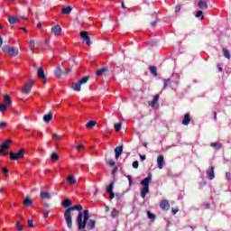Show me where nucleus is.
Instances as JSON below:
<instances>
[{
	"mask_svg": "<svg viewBox=\"0 0 231 231\" xmlns=\"http://www.w3.org/2000/svg\"><path fill=\"white\" fill-rule=\"evenodd\" d=\"M82 208V205H75L70 208H68L64 212L65 221L67 223V226L69 230L73 228V218L71 217V212L73 210H78L79 214L76 217V224L78 226V230H86V226L88 230H95V226H97V221L94 219H89V210ZM83 210V211H82Z\"/></svg>",
	"mask_w": 231,
	"mask_h": 231,
	"instance_id": "nucleus-1",
	"label": "nucleus"
},
{
	"mask_svg": "<svg viewBox=\"0 0 231 231\" xmlns=\"http://www.w3.org/2000/svg\"><path fill=\"white\" fill-rule=\"evenodd\" d=\"M151 181H152V172L148 173V176L141 181V185H143L141 189V198H143V199H145L147 194H149V183H151Z\"/></svg>",
	"mask_w": 231,
	"mask_h": 231,
	"instance_id": "nucleus-2",
	"label": "nucleus"
},
{
	"mask_svg": "<svg viewBox=\"0 0 231 231\" xmlns=\"http://www.w3.org/2000/svg\"><path fill=\"white\" fill-rule=\"evenodd\" d=\"M9 158L14 162H15V160L24 158V150H20L18 152H9Z\"/></svg>",
	"mask_w": 231,
	"mask_h": 231,
	"instance_id": "nucleus-3",
	"label": "nucleus"
},
{
	"mask_svg": "<svg viewBox=\"0 0 231 231\" xmlns=\"http://www.w3.org/2000/svg\"><path fill=\"white\" fill-rule=\"evenodd\" d=\"M32 86H33V80L30 79L22 88V93H23L24 95H28L32 91Z\"/></svg>",
	"mask_w": 231,
	"mask_h": 231,
	"instance_id": "nucleus-4",
	"label": "nucleus"
},
{
	"mask_svg": "<svg viewBox=\"0 0 231 231\" xmlns=\"http://www.w3.org/2000/svg\"><path fill=\"white\" fill-rule=\"evenodd\" d=\"M80 37H81L83 42H86V44L88 46L91 45V40L89 39V33L88 32L82 31L80 32Z\"/></svg>",
	"mask_w": 231,
	"mask_h": 231,
	"instance_id": "nucleus-5",
	"label": "nucleus"
},
{
	"mask_svg": "<svg viewBox=\"0 0 231 231\" xmlns=\"http://www.w3.org/2000/svg\"><path fill=\"white\" fill-rule=\"evenodd\" d=\"M5 51L8 52L11 57H17V55H19V49L16 47H8Z\"/></svg>",
	"mask_w": 231,
	"mask_h": 231,
	"instance_id": "nucleus-6",
	"label": "nucleus"
},
{
	"mask_svg": "<svg viewBox=\"0 0 231 231\" xmlns=\"http://www.w3.org/2000/svg\"><path fill=\"white\" fill-rule=\"evenodd\" d=\"M180 76L178 73H172L170 79L172 84H175L176 86H180Z\"/></svg>",
	"mask_w": 231,
	"mask_h": 231,
	"instance_id": "nucleus-7",
	"label": "nucleus"
},
{
	"mask_svg": "<svg viewBox=\"0 0 231 231\" xmlns=\"http://www.w3.org/2000/svg\"><path fill=\"white\" fill-rule=\"evenodd\" d=\"M160 208H162V210H169V208H171V204L169 203V200L167 199H162L159 205Z\"/></svg>",
	"mask_w": 231,
	"mask_h": 231,
	"instance_id": "nucleus-8",
	"label": "nucleus"
},
{
	"mask_svg": "<svg viewBox=\"0 0 231 231\" xmlns=\"http://www.w3.org/2000/svg\"><path fill=\"white\" fill-rule=\"evenodd\" d=\"M62 32V28L60 25L57 24L51 27V32L56 36L59 37L60 35V32Z\"/></svg>",
	"mask_w": 231,
	"mask_h": 231,
	"instance_id": "nucleus-9",
	"label": "nucleus"
},
{
	"mask_svg": "<svg viewBox=\"0 0 231 231\" xmlns=\"http://www.w3.org/2000/svg\"><path fill=\"white\" fill-rule=\"evenodd\" d=\"M214 166H210L207 171L206 174L209 180H214L216 178V173H214Z\"/></svg>",
	"mask_w": 231,
	"mask_h": 231,
	"instance_id": "nucleus-10",
	"label": "nucleus"
},
{
	"mask_svg": "<svg viewBox=\"0 0 231 231\" xmlns=\"http://www.w3.org/2000/svg\"><path fill=\"white\" fill-rule=\"evenodd\" d=\"M160 100V94H156L153 96V99L152 101H148V106L151 107H156L158 101Z\"/></svg>",
	"mask_w": 231,
	"mask_h": 231,
	"instance_id": "nucleus-11",
	"label": "nucleus"
},
{
	"mask_svg": "<svg viewBox=\"0 0 231 231\" xmlns=\"http://www.w3.org/2000/svg\"><path fill=\"white\" fill-rule=\"evenodd\" d=\"M37 77L42 80H46V74L44 73V69L42 67L39 68L37 70Z\"/></svg>",
	"mask_w": 231,
	"mask_h": 231,
	"instance_id": "nucleus-12",
	"label": "nucleus"
},
{
	"mask_svg": "<svg viewBox=\"0 0 231 231\" xmlns=\"http://www.w3.org/2000/svg\"><path fill=\"white\" fill-rule=\"evenodd\" d=\"M122 152H124V146H117L115 149V154H116V159L120 158L122 156Z\"/></svg>",
	"mask_w": 231,
	"mask_h": 231,
	"instance_id": "nucleus-13",
	"label": "nucleus"
},
{
	"mask_svg": "<svg viewBox=\"0 0 231 231\" xmlns=\"http://www.w3.org/2000/svg\"><path fill=\"white\" fill-rule=\"evenodd\" d=\"M198 7L199 10H207L208 8V4L203 0H199L198 3Z\"/></svg>",
	"mask_w": 231,
	"mask_h": 231,
	"instance_id": "nucleus-14",
	"label": "nucleus"
},
{
	"mask_svg": "<svg viewBox=\"0 0 231 231\" xmlns=\"http://www.w3.org/2000/svg\"><path fill=\"white\" fill-rule=\"evenodd\" d=\"M190 124V114H185L182 119V125H189Z\"/></svg>",
	"mask_w": 231,
	"mask_h": 231,
	"instance_id": "nucleus-15",
	"label": "nucleus"
},
{
	"mask_svg": "<svg viewBox=\"0 0 231 231\" xmlns=\"http://www.w3.org/2000/svg\"><path fill=\"white\" fill-rule=\"evenodd\" d=\"M210 147H213L215 151H220V149H223V144L221 143H211Z\"/></svg>",
	"mask_w": 231,
	"mask_h": 231,
	"instance_id": "nucleus-16",
	"label": "nucleus"
},
{
	"mask_svg": "<svg viewBox=\"0 0 231 231\" xmlns=\"http://www.w3.org/2000/svg\"><path fill=\"white\" fill-rule=\"evenodd\" d=\"M165 160L163 159V155H159L157 158V164L159 169H163V163Z\"/></svg>",
	"mask_w": 231,
	"mask_h": 231,
	"instance_id": "nucleus-17",
	"label": "nucleus"
},
{
	"mask_svg": "<svg viewBox=\"0 0 231 231\" xmlns=\"http://www.w3.org/2000/svg\"><path fill=\"white\" fill-rule=\"evenodd\" d=\"M4 104H5V106H12V97H10V96L8 94L4 96Z\"/></svg>",
	"mask_w": 231,
	"mask_h": 231,
	"instance_id": "nucleus-18",
	"label": "nucleus"
},
{
	"mask_svg": "<svg viewBox=\"0 0 231 231\" xmlns=\"http://www.w3.org/2000/svg\"><path fill=\"white\" fill-rule=\"evenodd\" d=\"M61 207H63L64 208H69L71 207V201L69 200V199H65L64 200H62Z\"/></svg>",
	"mask_w": 231,
	"mask_h": 231,
	"instance_id": "nucleus-19",
	"label": "nucleus"
},
{
	"mask_svg": "<svg viewBox=\"0 0 231 231\" xmlns=\"http://www.w3.org/2000/svg\"><path fill=\"white\" fill-rule=\"evenodd\" d=\"M67 182L69 185H75V183H77V180L75 179L74 175H69L67 178Z\"/></svg>",
	"mask_w": 231,
	"mask_h": 231,
	"instance_id": "nucleus-20",
	"label": "nucleus"
},
{
	"mask_svg": "<svg viewBox=\"0 0 231 231\" xmlns=\"http://www.w3.org/2000/svg\"><path fill=\"white\" fill-rule=\"evenodd\" d=\"M10 143H12V140H6L1 144L0 147L3 149V151H6L10 146Z\"/></svg>",
	"mask_w": 231,
	"mask_h": 231,
	"instance_id": "nucleus-21",
	"label": "nucleus"
},
{
	"mask_svg": "<svg viewBox=\"0 0 231 231\" xmlns=\"http://www.w3.org/2000/svg\"><path fill=\"white\" fill-rule=\"evenodd\" d=\"M107 69H108L107 67H103L96 71V75L97 77H102V75H104V73H106Z\"/></svg>",
	"mask_w": 231,
	"mask_h": 231,
	"instance_id": "nucleus-22",
	"label": "nucleus"
},
{
	"mask_svg": "<svg viewBox=\"0 0 231 231\" xmlns=\"http://www.w3.org/2000/svg\"><path fill=\"white\" fill-rule=\"evenodd\" d=\"M71 10H72L71 6L64 7L61 9V14L63 15H69V14H71Z\"/></svg>",
	"mask_w": 231,
	"mask_h": 231,
	"instance_id": "nucleus-23",
	"label": "nucleus"
},
{
	"mask_svg": "<svg viewBox=\"0 0 231 231\" xmlns=\"http://www.w3.org/2000/svg\"><path fill=\"white\" fill-rule=\"evenodd\" d=\"M149 69L150 73H152L153 77H158V69L156 68V66H150Z\"/></svg>",
	"mask_w": 231,
	"mask_h": 231,
	"instance_id": "nucleus-24",
	"label": "nucleus"
},
{
	"mask_svg": "<svg viewBox=\"0 0 231 231\" xmlns=\"http://www.w3.org/2000/svg\"><path fill=\"white\" fill-rule=\"evenodd\" d=\"M211 205L212 204L210 202H203L200 205V208H201L202 210H208V209H210Z\"/></svg>",
	"mask_w": 231,
	"mask_h": 231,
	"instance_id": "nucleus-25",
	"label": "nucleus"
},
{
	"mask_svg": "<svg viewBox=\"0 0 231 231\" xmlns=\"http://www.w3.org/2000/svg\"><path fill=\"white\" fill-rule=\"evenodd\" d=\"M195 17H197V19H199V21H203V19H205V15H203V11H197V13L195 14Z\"/></svg>",
	"mask_w": 231,
	"mask_h": 231,
	"instance_id": "nucleus-26",
	"label": "nucleus"
},
{
	"mask_svg": "<svg viewBox=\"0 0 231 231\" xmlns=\"http://www.w3.org/2000/svg\"><path fill=\"white\" fill-rule=\"evenodd\" d=\"M23 207H30V205H32L33 203V201H32V199H30V198H25L23 201Z\"/></svg>",
	"mask_w": 231,
	"mask_h": 231,
	"instance_id": "nucleus-27",
	"label": "nucleus"
},
{
	"mask_svg": "<svg viewBox=\"0 0 231 231\" xmlns=\"http://www.w3.org/2000/svg\"><path fill=\"white\" fill-rule=\"evenodd\" d=\"M53 119V115L51 113L45 115L43 116V120L44 122L48 123V122H51V120Z\"/></svg>",
	"mask_w": 231,
	"mask_h": 231,
	"instance_id": "nucleus-28",
	"label": "nucleus"
},
{
	"mask_svg": "<svg viewBox=\"0 0 231 231\" xmlns=\"http://www.w3.org/2000/svg\"><path fill=\"white\" fill-rule=\"evenodd\" d=\"M96 125H97V121L91 120L87 123L86 127H88V129H93V127Z\"/></svg>",
	"mask_w": 231,
	"mask_h": 231,
	"instance_id": "nucleus-29",
	"label": "nucleus"
},
{
	"mask_svg": "<svg viewBox=\"0 0 231 231\" xmlns=\"http://www.w3.org/2000/svg\"><path fill=\"white\" fill-rule=\"evenodd\" d=\"M222 51H223V55H224V57H226V59H230V57H231L230 51H228V49L223 48Z\"/></svg>",
	"mask_w": 231,
	"mask_h": 231,
	"instance_id": "nucleus-30",
	"label": "nucleus"
},
{
	"mask_svg": "<svg viewBox=\"0 0 231 231\" xmlns=\"http://www.w3.org/2000/svg\"><path fill=\"white\" fill-rule=\"evenodd\" d=\"M115 186V182H111L107 187H106V192L107 194H112L113 193V188Z\"/></svg>",
	"mask_w": 231,
	"mask_h": 231,
	"instance_id": "nucleus-31",
	"label": "nucleus"
},
{
	"mask_svg": "<svg viewBox=\"0 0 231 231\" xmlns=\"http://www.w3.org/2000/svg\"><path fill=\"white\" fill-rule=\"evenodd\" d=\"M81 86H82V84L79 81L72 88H73L74 91H80V89H82Z\"/></svg>",
	"mask_w": 231,
	"mask_h": 231,
	"instance_id": "nucleus-32",
	"label": "nucleus"
},
{
	"mask_svg": "<svg viewBox=\"0 0 231 231\" xmlns=\"http://www.w3.org/2000/svg\"><path fill=\"white\" fill-rule=\"evenodd\" d=\"M8 22L10 24H15L17 23V17L15 16H9Z\"/></svg>",
	"mask_w": 231,
	"mask_h": 231,
	"instance_id": "nucleus-33",
	"label": "nucleus"
},
{
	"mask_svg": "<svg viewBox=\"0 0 231 231\" xmlns=\"http://www.w3.org/2000/svg\"><path fill=\"white\" fill-rule=\"evenodd\" d=\"M163 82H164V85L162 89H167L169 86H171V81L170 79H163Z\"/></svg>",
	"mask_w": 231,
	"mask_h": 231,
	"instance_id": "nucleus-34",
	"label": "nucleus"
},
{
	"mask_svg": "<svg viewBox=\"0 0 231 231\" xmlns=\"http://www.w3.org/2000/svg\"><path fill=\"white\" fill-rule=\"evenodd\" d=\"M55 75L56 77L60 78V76L62 75V69H60V67H57L55 69Z\"/></svg>",
	"mask_w": 231,
	"mask_h": 231,
	"instance_id": "nucleus-35",
	"label": "nucleus"
},
{
	"mask_svg": "<svg viewBox=\"0 0 231 231\" xmlns=\"http://www.w3.org/2000/svg\"><path fill=\"white\" fill-rule=\"evenodd\" d=\"M118 214H119V212L117 211V209L116 208H113V210L111 212V217L113 219H115V217H118Z\"/></svg>",
	"mask_w": 231,
	"mask_h": 231,
	"instance_id": "nucleus-36",
	"label": "nucleus"
},
{
	"mask_svg": "<svg viewBox=\"0 0 231 231\" xmlns=\"http://www.w3.org/2000/svg\"><path fill=\"white\" fill-rule=\"evenodd\" d=\"M51 162H58L59 161V154H57V152H53L51 155Z\"/></svg>",
	"mask_w": 231,
	"mask_h": 231,
	"instance_id": "nucleus-37",
	"label": "nucleus"
},
{
	"mask_svg": "<svg viewBox=\"0 0 231 231\" xmlns=\"http://www.w3.org/2000/svg\"><path fill=\"white\" fill-rule=\"evenodd\" d=\"M41 198H42L43 199H48L51 198V196H50V193L46 191H42L41 192Z\"/></svg>",
	"mask_w": 231,
	"mask_h": 231,
	"instance_id": "nucleus-38",
	"label": "nucleus"
},
{
	"mask_svg": "<svg viewBox=\"0 0 231 231\" xmlns=\"http://www.w3.org/2000/svg\"><path fill=\"white\" fill-rule=\"evenodd\" d=\"M8 105L4 104H0V113H5V111H6V109H8Z\"/></svg>",
	"mask_w": 231,
	"mask_h": 231,
	"instance_id": "nucleus-39",
	"label": "nucleus"
},
{
	"mask_svg": "<svg viewBox=\"0 0 231 231\" xmlns=\"http://www.w3.org/2000/svg\"><path fill=\"white\" fill-rule=\"evenodd\" d=\"M148 219H152V221H154L156 219V215L153 213H151V211H147Z\"/></svg>",
	"mask_w": 231,
	"mask_h": 231,
	"instance_id": "nucleus-40",
	"label": "nucleus"
},
{
	"mask_svg": "<svg viewBox=\"0 0 231 231\" xmlns=\"http://www.w3.org/2000/svg\"><path fill=\"white\" fill-rule=\"evenodd\" d=\"M121 129H122V123H117V124L115 125L116 133L120 132Z\"/></svg>",
	"mask_w": 231,
	"mask_h": 231,
	"instance_id": "nucleus-41",
	"label": "nucleus"
},
{
	"mask_svg": "<svg viewBox=\"0 0 231 231\" xmlns=\"http://www.w3.org/2000/svg\"><path fill=\"white\" fill-rule=\"evenodd\" d=\"M88 80H89V76H85L79 82L82 85V84H86Z\"/></svg>",
	"mask_w": 231,
	"mask_h": 231,
	"instance_id": "nucleus-42",
	"label": "nucleus"
},
{
	"mask_svg": "<svg viewBox=\"0 0 231 231\" xmlns=\"http://www.w3.org/2000/svg\"><path fill=\"white\" fill-rule=\"evenodd\" d=\"M106 163H107V165H110V167H115V165L116 164V162H115V161L113 159H108Z\"/></svg>",
	"mask_w": 231,
	"mask_h": 231,
	"instance_id": "nucleus-43",
	"label": "nucleus"
},
{
	"mask_svg": "<svg viewBox=\"0 0 231 231\" xmlns=\"http://www.w3.org/2000/svg\"><path fill=\"white\" fill-rule=\"evenodd\" d=\"M16 228H17V230H19V231H23V230H24V227L21 225V222H16Z\"/></svg>",
	"mask_w": 231,
	"mask_h": 231,
	"instance_id": "nucleus-44",
	"label": "nucleus"
},
{
	"mask_svg": "<svg viewBox=\"0 0 231 231\" xmlns=\"http://www.w3.org/2000/svg\"><path fill=\"white\" fill-rule=\"evenodd\" d=\"M217 68L219 73H223V63H217Z\"/></svg>",
	"mask_w": 231,
	"mask_h": 231,
	"instance_id": "nucleus-45",
	"label": "nucleus"
},
{
	"mask_svg": "<svg viewBox=\"0 0 231 231\" xmlns=\"http://www.w3.org/2000/svg\"><path fill=\"white\" fill-rule=\"evenodd\" d=\"M132 166H133L134 169H138V167H140V162H138V161H134L132 163Z\"/></svg>",
	"mask_w": 231,
	"mask_h": 231,
	"instance_id": "nucleus-46",
	"label": "nucleus"
},
{
	"mask_svg": "<svg viewBox=\"0 0 231 231\" xmlns=\"http://www.w3.org/2000/svg\"><path fill=\"white\" fill-rule=\"evenodd\" d=\"M29 46H30L31 50H33V48H35V41L31 40L29 42Z\"/></svg>",
	"mask_w": 231,
	"mask_h": 231,
	"instance_id": "nucleus-47",
	"label": "nucleus"
},
{
	"mask_svg": "<svg viewBox=\"0 0 231 231\" xmlns=\"http://www.w3.org/2000/svg\"><path fill=\"white\" fill-rule=\"evenodd\" d=\"M185 198V191H180L178 195V199H183Z\"/></svg>",
	"mask_w": 231,
	"mask_h": 231,
	"instance_id": "nucleus-48",
	"label": "nucleus"
},
{
	"mask_svg": "<svg viewBox=\"0 0 231 231\" xmlns=\"http://www.w3.org/2000/svg\"><path fill=\"white\" fill-rule=\"evenodd\" d=\"M2 171L4 176H8V174H10V171L7 168H3Z\"/></svg>",
	"mask_w": 231,
	"mask_h": 231,
	"instance_id": "nucleus-49",
	"label": "nucleus"
},
{
	"mask_svg": "<svg viewBox=\"0 0 231 231\" xmlns=\"http://www.w3.org/2000/svg\"><path fill=\"white\" fill-rule=\"evenodd\" d=\"M178 212H180V209L178 208H171V214H173V216H176V214H178Z\"/></svg>",
	"mask_w": 231,
	"mask_h": 231,
	"instance_id": "nucleus-50",
	"label": "nucleus"
},
{
	"mask_svg": "<svg viewBox=\"0 0 231 231\" xmlns=\"http://www.w3.org/2000/svg\"><path fill=\"white\" fill-rule=\"evenodd\" d=\"M5 150L0 149V156H8V152H5Z\"/></svg>",
	"mask_w": 231,
	"mask_h": 231,
	"instance_id": "nucleus-51",
	"label": "nucleus"
},
{
	"mask_svg": "<svg viewBox=\"0 0 231 231\" xmlns=\"http://www.w3.org/2000/svg\"><path fill=\"white\" fill-rule=\"evenodd\" d=\"M126 178H127V180H128V181H129V185H130V186L133 185V176L127 175Z\"/></svg>",
	"mask_w": 231,
	"mask_h": 231,
	"instance_id": "nucleus-52",
	"label": "nucleus"
},
{
	"mask_svg": "<svg viewBox=\"0 0 231 231\" xmlns=\"http://www.w3.org/2000/svg\"><path fill=\"white\" fill-rule=\"evenodd\" d=\"M181 11V5H178L175 6V14H178Z\"/></svg>",
	"mask_w": 231,
	"mask_h": 231,
	"instance_id": "nucleus-53",
	"label": "nucleus"
},
{
	"mask_svg": "<svg viewBox=\"0 0 231 231\" xmlns=\"http://www.w3.org/2000/svg\"><path fill=\"white\" fill-rule=\"evenodd\" d=\"M116 172H118V166H115L113 171H112V176H115V174H116Z\"/></svg>",
	"mask_w": 231,
	"mask_h": 231,
	"instance_id": "nucleus-54",
	"label": "nucleus"
},
{
	"mask_svg": "<svg viewBox=\"0 0 231 231\" xmlns=\"http://www.w3.org/2000/svg\"><path fill=\"white\" fill-rule=\"evenodd\" d=\"M49 216H50V211H44L43 212V219H48Z\"/></svg>",
	"mask_w": 231,
	"mask_h": 231,
	"instance_id": "nucleus-55",
	"label": "nucleus"
},
{
	"mask_svg": "<svg viewBox=\"0 0 231 231\" xmlns=\"http://www.w3.org/2000/svg\"><path fill=\"white\" fill-rule=\"evenodd\" d=\"M158 21H159V19H155V21L151 23L152 28H154V26H156V24H158Z\"/></svg>",
	"mask_w": 231,
	"mask_h": 231,
	"instance_id": "nucleus-56",
	"label": "nucleus"
},
{
	"mask_svg": "<svg viewBox=\"0 0 231 231\" xmlns=\"http://www.w3.org/2000/svg\"><path fill=\"white\" fill-rule=\"evenodd\" d=\"M213 118L215 122H217V112L213 111Z\"/></svg>",
	"mask_w": 231,
	"mask_h": 231,
	"instance_id": "nucleus-57",
	"label": "nucleus"
},
{
	"mask_svg": "<svg viewBox=\"0 0 231 231\" xmlns=\"http://www.w3.org/2000/svg\"><path fill=\"white\" fill-rule=\"evenodd\" d=\"M52 138H53V140H60V136H59V134H53Z\"/></svg>",
	"mask_w": 231,
	"mask_h": 231,
	"instance_id": "nucleus-58",
	"label": "nucleus"
},
{
	"mask_svg": "<svg viewBox=\"0 0 231 231\" xmlns=\"http://www.w3.org/2000/svg\"><path fill=\"white\" fill-rule=\"evenodd\" d=\"M139 158H140L141 162H145L147 156L139 154Z\"/></svg>",
	"mask_w": 231,
	"mask_h": 231,
	"instance_id": "nucleus-59",
	"label": "nucleus"
},
{
	"mask_svg": "<svg viewBox=\"0 0 231 231\" xmlns=\"http://www.w3.org/2000/svg\"><path fill=\"white\" fill-rule=\"evenodd\" d=\"M28 226H30V228H33V220H28Z\"/></svg>",
	"mask_w": 231,
	"mask_h": 231,
	"instance_id": "nucleus-60",
	"label": "nucleus"
},
{
	"mask_svg": "<svg viewBox=\"0 0 231 231\" xmlns=\"http://www.w3.org/2000/svg\"><path fill=\"white\" fill-rule=\"evenodd\" d=\"M3 127H6V122L0 123V129H2Z\"/></svg>",
	"mask_w": 231,
	"mask_h": 231,
	"instance_id": "nucleus-61",
	"label": "nucleus"
},
{
	"mask_svg": "<svg viewBox=\"0 0 231 231\" xmlns=\"http://www.w3.org/2000/svg\"><path fill=\"white\" fill-rule=\"evenodd\" d=\"M110 194L109 196V199H115V193L112 191V193H108Z\"/></svg>",
	"mask_w": 231,
	"mask_h": 231,
	"instance_id": "nucleus-62",
	"label": "nucleus"
},
{
	"mask_svg": "<svg viewBox=\"0 0 231 231\" xmlns=\"http://www.w3.org/2000/svg\"><path fill=\"white\" fill-rule=\"evenodd\" d=\"M81 149H84V145L79 144V145L78 146V151H79V152H80V150H81Z\"/></svg>",
	"mask_w": 231,
	"mask_h": 231,
	"instance_id": "nucleus-63",
	"label": "nucleus"
},
{
	"mask_svg": "<svg viewBox=\"0 0 231 231\" xmlns=\"http://www.w3.org/2000/svg\"><path fill=\"white\" fill-rule=\"evenodd\" d=\"M152 17H155V19H158V13L154 12L152 14Z\"/></svg>",
	"mask_w": 231,
	"mask_h": 231,
	"instance_id": "nucleus-64",
	"label": "nucleus"
}]
</instances>
